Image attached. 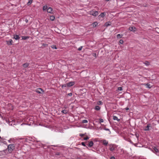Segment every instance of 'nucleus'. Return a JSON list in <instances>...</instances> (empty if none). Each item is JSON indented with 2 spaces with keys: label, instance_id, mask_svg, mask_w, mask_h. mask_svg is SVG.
Segmentation results:
<instances>
[{
  "label": "nucleus",
  "instance_id": "44",
  "mask_svg": "<svg viewBox=\"0 0 159 159\" xmlns=\"http://www.w3.org/2000/svg\"><path fill=\"white\" fill-rule=\"evenodd\" d=\"M125 109L126 110V111H128L129 110V108H128V107H126L125 108Z\"/></svg>",
  "mask_w": 159,
  "mask_h": 159
},
{
  "label": "nucleus",
  "instance_id": "24",
  "mask_svg": "<svg viewBox=\"0 0 159 159\" xmlns=\"http://www.w3.org/2000/svg\"><path fill=\"white\" fill-rule=\"evenodd\" d=\"M32 2H33V0H29V2H28V3H27V5L28 6H29L32 3Z\"/></svg>",
  "mask_w": 159,
  "mask_h": 159
},
{
  "label": "nucleus",
  "instance_id": "47",
  "mask_svg": "<svg viewBox=\"0 0 159 159\" xmlns=\"http://www.w3.org/2000/svg\"><path fill=\"white\" fill-rule=\"evenodd\" d=\"M137 143H135V144H134V146H137Z\"/></svg>",
  "mask_w": 159,
  "mask_h": 159
},
{
  "label": "nucleus",
  "instance_id": "42",
  "mask_svg": "<svg viewBox=\"0 0 159 159\" xmlns=\"http://www.w3.org/2000/svg\"><path fill=\"white\" fill-rule=\"evenodd\" d=\"M68 95L69 96H71L72 95V93H69Z\"/></svg>",
  "mask_w": 159,
  "mask_h": 159
},
{
  "label": "nucleus",
  "instance_id": "9",
  "mask_svg": "<svg viewBox=\"0 0 159 159\" xmlns=\"http://www.w3.org/2000/svg\"><path fill=\"white\" fill-rule=\"evenodd\" d=\"M52 8L51 7H48L47 9V11L48 13H52Z\"/></svg>",
  "mask_w": 159,
  "mask_h": 159
},
{
  "label": "nucleus",
  "instance_id": "32",
  "mask_svg": "<svg viewBox=\"0 0 159 159\" xmlns=\"http://www.w3.org/2000/svg\"><path fill=\"white\" fill-rule=\"evenodd\" d=\"M102 104V102L101 101H99L97 102V104L98 105H101Z\"/></svg>",
  "mask_w": 159,
  "mask_h": 159
},
{
  "label": "nucleus",
  "instance_id": "6",
  "mask_svg": "<svg viewBox=\"0 0 159 159\" xmlns=\"http://www.w3.org/2000/svg\"><path fill=\"white\" fill-rule=\"evenodd\" d=\"M37 93H41L43 92V90L41 88H39L36 90Z\"/></svg>",
  "mask_w": 159,
  "mask_h": 159
},
{
  "label": "nucleus",
  "instance_id": "34",
  "mask_svg": "<svg viewBox=\"0 0 159 159\" xmlns=\"http://www.w3.org/2000/svg\"><path fill=\"white\" fill-rule=\"evenodd\" d=\"M42 45H43V46L45 47H47L48 46V44H47L45 43H43Z\"/></svg>",
  "mask_w": 159,
  "mask_h": 159
},
{
  "label": "nucleus",
  "instance_id": "26",
  "mask_svg": "<svg viewBox=\"0 0 159 159\" xmlns=\"http://www.w3.org/2000/svg\"><path fill=\"white\" fill-rule=\"evenodd\" d=\"M122 36L123 35L121 34H119L117 35V37L118 39L122 37Z\"/></svg>",
  "mask_w": 159,
  "mask_h": 159
},
{
  "label": "nucleus",
  "instance_id": "36",
  "mask_svg": "<svg viewBox=\"0 0 159 159\" xmlns=\"http://www.w3.org/2000/svg\"><path fill=\"white\" fill-rule=\"evenodd\" d=\"M100 123H101L102 122H103V120L102 119H99Z\"/></svg>",
  "mask_w": 159,
  "mask_h": 159
},
{
  "label": "nucleus",
  "instance_id": "28",
  "mask_svg": "<svg viewBox=\"0 0 159 159\" xmlns=\"http://www.w3.org/2000/svg\"><path fill=\"white\" fill-rule=\"evenodd\" d=\"M146 66H148L150 64L149 62L148 61H146L144 63Z\"/></svg>",
  "mask_w": 159,
  "mask_h": 159
},
{
  "label": "nucleus",
  "instance_id": "35",
  "mask_svg": "<svg viewBox=\"0 0 159 159\" xmlns=\"http://www.w3.org/2000/svg\"><path fill=\"white\" fill-rule=\"evenodd\" d=\"M118 89L119 90L121 91L122 90V87H119L118 88Z\"/></svg>",
  "mask_w": 159,
  "mask_h": 159
},
{
  "label": "nucleus",
  "instance_id": "25",
  "mask_svg": "<svg viewBox=\"0 0 159 159\" xmlns=\"http://www.w3.org/2000/svg\"><path fill=\"white\" fill-rule=\"evenodd\" d=\"M68 112V111L64 109L61 111V112L64 114H66Z\"/></svg>",
  "mask_w": 159,
  "mask_h": 159
},
{
  "label": "nucleus",
  "instance_id": "45",
  "mask_svg": "<svg viewBox=\"0 0 159 159\" xmlns=\"http://www.w3.org/2000/svg\"><path fill=\"white\" fill-rule=\"evenodd\" d=\"M77 159H81V158L80 157H77Z\"/></svg>",
  "mask_w": 159,
  "mask_h": 159
},
{
  "label": "nucleus",
  "instance_id": "18",
  "mask_svg": "<svg viewBox=\"0 0 159 159\" xmlns=\"http://www.w3.org/2000/svg\"><path fill=\"white\" fill-rule=\"evenodd\" d=\"M105 12H102L100 14L99 16H100L101 17L103 18L105 16Z\"/></svg>",
  "mask_w": 159,
  "mask_h": 159
},
{
  "label": "nucleus",
  "instance_id": "13",
  "mask_svg": "<svg viewBox=\"0 0 159 159\" xmlns=\"http://www.w3.org/2000/svg\"><path fill=\"white\" fill-rule=\"evenodd\" d=\"M111 25V22L110 21L106 22L105 24V26L106 27H108L110 25Z\"/></svg>",
  "mask_w": 159,
  "mask_h": 159
},
{
  "label": "nucleus",
  "instance_id": "10",
  "mask_svg": "<svg viewBox=\"0 0 159 159\" xmlns=\"http://www.w3.org/2000/svg\"><path fill=\"white\" fill-rule=\"evenodd\" d=\"M150 124H148L146 127L144 129V130L145 131H148L149 130V128L150 127Z\"/></svg>",
  "mask_w": 159,
  "mask_h": 159
},
{
  "label": "nucleus",
  "instance_id": "5",
  "mask_svg": "<svg viewBox=\"0 0 159 159\" xmlns=\"http://www.w3.org/2000/svg\"><path fill=\"white\" fill-rule=\"evenodd\" d=\"M75 84V82L74 81H71L68 83H67L68 87H70L72 86L73 85Z\"/></svg>",
  "mask_w": 159,
  "mask_h": 159
},
{
  "label": "nucleus",
  "instance_id": "23",
  "mask_svg": "<svg viewBox=\"0 0 159 159\" xmlns=\"http://www.w3.org/2000/svg\"><path fill=\"white\" fill-rule=\"evenodd\" d=\"M100 109V107L98 106H96L95 107V109L97 111L99 110Z\"/></svg>",
  "mask_w": 159,
  "mask_h": 159
},
{
  "label": "nucleus",
  "instance_id": "27",
  "mask_svg": "<svg viewBox=\"0 0 159 159\" xmlns=\"http://www.w3.org/2000/svg\"><path fill=\"white\" fill-rule=\"evenodd\" d=\"M68 87V85L67 83L63 84V85H62L61 86V88H63L64 87Z\"/></svg>",
  "mask_w": 159,
  "mask_h": 159
},
{
  "label": "nucleus",
  "instance_id": "40",
  "mask_svg": "<svg viewBox=\"0 0 159 159\" xmlns=\"http://www.w3.org/2000/svg\"><path fill=\"white\" fill-rule=\"evenodd\" d=\"M104 130H107V131H109L110 132V131L109 129H107V128H104Z\"/></svg>",
  "mask_w": 159,
  "mask_h": 159
},
{
  "label": "nucleus",
  "instance_id": "8",
  "mask_svg": "<svg viewBox=\"0 0 159 159\" xmlns=\"http://www.w3.org/2000/svg\"><path fill=\"white\" fill-rule=\"evenodd\" d=\"M103 144L106 146H107L108 143V142L106 140H102Z\"/></svg>",
  "mask_w": 159,
  "mask_h": 159
},
{
  "label": "nucleus",
  "instance_id": "48",
  "mask_svg": "<svg viewBox=\"0 0 159 159\" xmlns=\"http://www.w3.org/2000/svg\"><path fill=\"white\" fill-rule=\"evenodd\" d=\"M8 141L10 143V140H8Z\"/></svg>",
  "mask_w": 159,
  "mask_h": 159
},
{
  "label": "nucleus",
  "instance_id": "37",
  "mask_svg": "<svg viewBox=\"0 0 159 159\" xmlns=\"http://www.w3.org/2000/svg\"><path fill=\"white\" fill-rule=\"evenodd\" d=\"M89 139V137H88V136H87L86 137L84 138V140H87Z\"/></svg>",
  "mask_w": 159,
  "mask_h": 159
},
{
  "label": "nucleus",
  "instance_id": "43",
  "mask_svg": "<svg viewBox=\"0 0 159 159\" xmlns=\"http://www.w3.org/2000/svg\"><path fill=\"white\" fill-rule=\"evenodd\" d=\"M110 159H115V157H114L112 156L111 157Z\"/></svg>",
  "mask_w": 159,
  "mask_h": 159
},
{
  "label": "nucleus",
  "instance_id": "20",
  "mask_svg": "<svg viewBox=\"0 0 159 159\" xmlns=\"http://www.w3.org/2000/svg\"><path fill=\"white\" fill-rule=\"evenodd\" d=\"M55 19V17L53 16H52L50 17V19L52 21H53Z\"/></svg>",
  "mask_w": 159,
  "mask_h": 159
},
{
  "label": "nucleus",
  "instance_id": "17",
  "mask_svg": "<svg viewBox=\"0 0 159 159\" xmlns=\"http://www.w3.org/2000/svg\"><path fill=\"white\" fill-rule=\"evenodd\" d=\"M113 119L114 120H116L117 121H119L120 120V119H118V118L117 116H113Z\"/></svg>",
  "mask_w": 159,
  "mask_h": 159
},
{
  "label": "nucleus",
  "instance_id": "14",
  "mask_svg": "<svg viewBox=\"0 0 159 159\" xmlns=\"http://www.w3.org/2000/svg\"><path fill=\"white\" fill-rule=\"evenodd\" d=\"M98 23L97 22H95L93 23L92 24L93 27H96V26L98 25Z\"/></svg>",
  "mask_w": 159,
  "mask_h": 159
},
{
  "label": "nucleus",
  "instance_id": "7",
  "mask_svg": "<svg viewBox=\"0 0 159 159\" xmlns=\"http://www.w3.org/2000/svg\"><path fill=\"white\" fill-rule=\"evenodd\" d=\"M93 145V143L92 141H91L89 142L87 144V145L89 147H92Z\"/></svg>",
  "mask_w": 159,
  "mask_h": 159
},
{
  "label": "nucleus",
  "instance_id": "4",
  "mask_svg": "<svg viewBox=\"0 0 159 159\" xmlns=\"http://www.w3.org/2000/svg\"><path fill=\"white\" fill-rule=\"evenodd\" d=\"M129 30L130 31H133L134 32L136 31L137 29L135 27L132 26L130 27L129 28Z\"/></svg>",
  "mask_w": 159,
  "mask_h": 159
},
{
  "label": "nucleus",
  "instance_id": "2",
  "mask_svg": "<svg viewBox=\"0 0 159 159\" xmlns=\"http://www.w3.org/2000/svg\"><path fill=\"white\" fill-rule=\"evenodd\" d=\"M90 14L94 16H96L98 15V13L97 11L92 10L90 11Z\"/></svg>",
  "mask_w": 159,
  "mask_h": 159
},
{
  "label": "nucleus",
  "instance_id": "39",
  "mask_svg": "<svg viewBox=\"0 0 159 159\" xmlns=\"http://www.w3.org/2000/svg\"><path fill=\"white\" fill-rule=\"evenodd\" d=\"M82 48H83V47H82V46H81V47H80V48H78V50L79 51H81V50H82Z\"/></svg>",
  "mask_w": 159,
  "mask_h": 159
},
{
  "label": "nucleus",
  "instance_id": "1",
  "mask_svg": "<svg viewBox=\"0 0 159 159\" xmlns=\"http://www.w3.org/2000/svg\"><path fill=\"white\" fill-rule=\"evenodd\" d=\"M8 151L9 153H11L15 149V146L14 144H9L8 146Z\"/></svg>",
  "mask_w": 159,
  "mask_h": 159
},
{
  "label": "nucleus",
  "instance_id": "38",
  "mask_svg": "<svg viewBox=\"0 0 159 159\" xmlns=\"http://www.w3.org/2000/svg\"><path fill=\"white\" fill-rule=\"evenodd\" d=\"M120 43L121 44H123L124 43V41L123 40L121 39L120 40Z\"/></svg>",
  "mask_w": 159,
  "mask_h": 159
},
{
  "label": "nucleus",
  "instance_id": "30",
  "mask_svg": "<svg viewBox=\"0 0 159 159\" xmlns=\"http://www.w3.org/2000/svg\"><path fill=\"white\" fill-rule=\"evenodd\" d=\"M88 122V121L87 120H82V123H87Z\"/></svg>",
  "mask_w": 159,
  "mask_h": 159
},
{
  "label": "nucleus",
  "instance_id": "3",
  "mask_svg": "<svg viewBox=\"0 0 159 159\" xmlns=\"http://www.w3.org/2000/svg\"><path fill=\"white\" fill-rule=\"evenodd\" d=\"M152 151L156 155L159 156L158 153L159 152L158 149L155 147H154L153 148V149L152 150Z\"/></svg>",
  "mask_w": 159,
  "mask_h": 159
},
{
  "label": "nucleus",
  "instance_id": "41",
  "mask_svg": "<svg viewBox=\"0 0 159 159\" xmlns=\"http://www.w3.org/2000/svg\"><path fill=\"white\" fill-rule=\"evenodd\" d=\"M84 134H80V136H81V137H83L84 136Z\"/></svg>",
  "mask_w": 159,
  "mask_h": 159
},
{
  "label": "nucleus",
  "instance_id": "22",
  "mask_svg": "<svg viewBox=\"0 0 159 159\" xmlns=\"http://www.w3.org/2000/svg\"><path fill=\"white\" fill-rule=\"evenodd\" d=\"M109 149L111 151H113L115 150V148L113 146H111L110 147Z\"/></svg>",
  "mask_w": 159,
  "mask_h": 159
},
{
  "label": "nucleus",
  "instance_id": "11",
  "mask_svg": "<svg viewBox=\"0 0 159 159\" xmlns=\"http://www.w3.org/2000/svg\"><path fill=\"white\" fill-rule=\"evenodd\" d=\"M12 42V40L11 39H10L9 41H7V44L9 45H11Z\"/></svg>",
  "mask_w": 159,
  "mask_h": 159
},
{
  "label": "nucleus",
  "instance_id": "46",
  "mask_svg": "<svg viewBox=\"0 0 159 159\" xmlns=\"http://www.w3.org/2000/svg\"><path fill=\"white\" fill-rule=\"evenodd\" d=\"M25 21L26 23H27L28 22V20L27 19L25 20Z\"/></svg>",
  "mask_w": 159,
  "mask_h": 159
},
{
  "label": "nucleus",
  "instance_id": "16",
  "mask_svg": "<svg viewBox=\"0 0 159 159\" xmlns=\"http://www.w3.org/2000/svg\"><path fill=\"white\" fill-rule=\"evenodd\" d=\"M0 142L3 143L4 144H6V142L5 141H4L2 138L0 136Z\"/></svg>",
  "mask_w": 159,
  "mask_h": 159
},
{
  "label": "nucleus",
  "instance_id": "12",
  "mask_svg": "<svg viewBox=\"0 0 159 159\" xmlns=\"http://www.w3.org/2000/svg\"><path fill=\"white\" fill-rule=\"evenodd\" d=\"M14 38L16 40H18L20 38L19 36L18 35H14Z\"/></svg>",
  "mask_w": 159,
  "mask_h": 159
},
{
  "label": "nucleus",
  "instance_id": "19",
  "mask_svg": "<svg viewBox=\"0 0 159 159\" xmlns=\"http://www.w3.org/2000/svg\"><path fill=\"white\" fill-rule=\"evenodd\" d=\"M22 39L26 40V39L29 38V37L22 36Z\"/></svg>",
  "mask_w": 159,
  "mask_h": 159
},
{
  "label": "nucleus",
  "instance_id": "15",
  "mask_svg": "<svg viewBox=\"0 0 159 159\" xmlns=\"http://www.w3.org/2000/svg\"><path fill=\"white\" fill-rule=\"evenodd\" d=\"M29 65V63H25L23 64V66L24 67H27Z\"/></svg>",
  "mask_w": 159,
  "mask_h": 159
},
{
  "label": "nucleus",
  "instance_id": "49",
  "mask_svg": "<svg viewBox=\"0 0 159 159\" xmlns=\"http://www.w3.org/2000/svg\"><path fill=\"white\" fill-rule=\"evenodd\" d=\"M94 56H96V54H95Z\"/></svg>",
  "mask_w": 159,
  "mask_h": 159
},
{
  "label": "nucleus",
  "instance_id": "29",
  "mask_svg": "<svg viewBox=\"0 0 159 159\" xmlns=\"http://www.w3.org/2000/svg\"><path fill=\"white\" fill-rule=\"evenodd\" d=\"M47 8V6H44L43 7V11L46 10Z\"/></svg>",
  "mask_w": 159,
  "mask_h": 159
},
{
  "label": "nucleus",
  "instance_id": "33",
  "mask_svg": "<svg viewBox=\"0 0 159 159\" xmlns=\"http://www.w3.org/2000/svg\"><path fill=\"white\" fill-rule=\"evenodd\" d=\"M87 142H85V143L84 142H82L81 143V145L84 146H86V145H85V143H87Z\"/></svg>",
  "mask_w": 159,
  "mask_h": 159
},
{
  "label": "nucleus",
  "instance_id": "31",
  "mask_svg": "<svg viewBox=\"0 0 159 159\" xmlns=\"http://www.w3.org/2000/svg\"><path fill=\"white\" fill-rule=\"evenodd\" d=\"M51 48H53V49H57V48L56 47V46L55 45H52L51 46Z\"/></svg>",
  "mask_w": 159,
  "mask_h": 159
},
{
  "label": "nucleus",
  "instance_id": "21",
  "mask_svg": "<svg viewBox=\"0 0 159 159\" xmlns=\"http://www.w3.org/2000/svg\"><path fill=\"white\" fill-rule=\"evenodd\" d=\"M145 85H146L147 86V88H151V86H150V84H144Z\"/></svg>",
  "mask_w": 159,
  "mask_h": 159
}]
</instances>
